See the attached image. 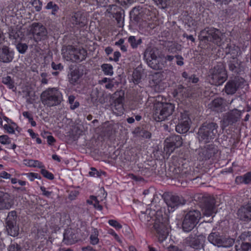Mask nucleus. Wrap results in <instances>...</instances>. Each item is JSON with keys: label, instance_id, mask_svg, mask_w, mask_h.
I'll return each instance as SVG.
<instances>
[{"label": "nucleus", "instance_id": "nucleus-1", "mask_svg": "<svg viewBox=\"0 0 251 251\" xmlns=\"http://www.w3.org/2000/svg\"><path fill=\"white\" fill-rule=\"evenodd\" d=\"M227 77L225 64L220 62L209 70L207 80L211 85L220 86L226 80Z\"/></svg>", "mask_w": 251, "mask_h": 251}, {"label": "nucleus", "instance_id": "nucleus-2", "mask_svg": "<svg viewBox=\"0 0 251 251\" xmlns=\"http://www.w3.org/2000/svg\"><path fill=\"white\" fill-rule=\"evenodd\" d=\"M218 125L213 122H205L199 128L197 138L204 144L212 141L218 134Z\"/></svg>", "mask_w": 251, "mask_h": 251}, {"label": "nucleus", "instance_id": "nucleus-3", "mask_svg": "<svg viewBox=\"0 0 251 251\" xmlns=\"http://www.w3.org/2000/svg\"><path fill=\"white\" fill-rule=\"evenodd\" d=\"M42 103L49 107L60 104L63 100L62 93L55 88H49L43 91L41 95Z\"/></svg>", "mask_w": 251, "mask_h": 251}, {"label": "nucleus", "instance_id": "nucleus-4", "mask_svg": "<svg viewBox=\"0 0 251 251\" xmlns=\"http://www.w3.org/2000/svg\"><path fill=\"white\" fill-rule=\"evenodd\" d=\"M144 55L149 67L154 70L162 69L163 65L160 61L159 51L157 49L149 47L145 50Z\"/></svg>", "mask_w": 251, "mask_h": 251}, {"label": "nucleus", "instance_id": "nucleus-5", "mask_svg": "<svg viewBox=\"0 0 251 251\" xmlns=\"http://www.w3.org/2000/svg\"><path fill=\"white\" fill-rule=\"evenodd\" d=\"M174 109V105L171 103L158 102L154 105V118L157 122L164 121L173 114Z\"/></svg>", "mask_w": 251, "mask_h": 251}, {"label": "nucleus", "instance_id": "nucleus-6", "mask_svg": "<svg viewBox=\"0 0 251 251\" xmlns=\"http://www.w3.org/2000/svg\"><path fill=\"white\" fill-rule=\"evenodd\" d=\"M201 214L199 211L193 210L189 211L184 216L182 228L184 232L191 231L199 223Z\"/></svg>", "mask_w": 251, "mask_h": 251}, {"label": "nucleus", "instance_id": "nucleus-7", "mask_svg": "<svg viewBox=\"0 0 251 251\" xmlns=\"http://www.w3.org/2000/svg\"><path fill=\"white\" fill-rule=\"evenodd\" d=\"M153 227L158 241L162 242L167 238L169 234L167 219L162 216L156 217Z\"/></svg>", "mask_w": 251, "mask_h": 251}, {"label": "nucleus", "instance_id": "nucleus-8", "mask_svg": "<svg viewBox=\"0 0 251 251\" xmlns=\"http://www.w3.org/2000/svg\"><path fill=\"white\" fill-rule=\"evenodd\" d=\"M200 238V235L194 233H192L186 237L183 241L185 251H204Z\"/></svg>", "mask_w": 251, "mask_h": 251}, {"label": "nucleus", "instance_id": "nucleus-9", "mask_svg": "<svg viewBox=\"0 0 251 251\" xmlns=\"http://www.w3.org/2000/svg\"><path fill=\"white\" fill-rule=\"evenodd\" d=\"M208 240L214 246L223 248H229L234 243L233 239L224 237L216 232H211L208 236Z\"/></svg>", "mask_w": 251, "mask_h": 251}, {"label": "nucleus", "instance_id": "nucleus-10", "mask_svg": "<svg viewBox=\"0 0 251 251\" xmlns=\"http://www.w3.org/2000/svg\"><path fill=\"white\" fill-rule=\"evenodd\" d=\"M245 82V79L238 76L229 79L226 83L224 91L227 95H232L240 88H243Z\"/></svg>", "mask_w": 251, "mask_h": 251}, {"label": "nucleus", "instance_id": "nucleus-11", "mask_svg": "<svg viewBox=\"0 0 251 251\" xmlns=\"http://www.w3.org/2000/svg\"><path fill=\"white\" fill-rule=\"evenodd\" d=\"M17 213L13 210L8 213L6 220V230L8 234L15 237L19 234V227L17 225Z\"/></svg>", "mask_w": 251, "mask_h": 251}, {"label": "nucleus", "instance_id": "nucleus-12", "mask_svg": "<svg viewBox=\"0 0 251 251\" xmlns=\"http://www.w3.org/2000/svg\"><path fill=\"white\" fill-rule=\"evenodd\" d=\"M124 94L121 91H117L111 95V99L113 100L111 104L112 110L114 114L120 116L124 113L123 106Z\"/></svg>", "mask_w": 251, "mask_h": 251}, {"label": "nucleus", "instance_id": "nucleus-13", "mask_svg": "<svg viewBox=\"0 0 251 251\" xmlns=\"http://www.w3.org/2000/svg\"><path fill=\"white\" fill-rule=\"evenodd\" d=\"M200 198V205L203 210V214L207 216H211L215 209L214 198L209 195L202 196Z\"/></svg>", "mask_w": 251, "mask_h": 251}, {"label": "nucleus", "instance_id": "nucleus-14", "mask_svg": "<svg viewBox=\"0 0 251 251\" xmlns=\"http://www.w3.org/2000/svg\"><path fill=\"white\" fill-rule=\"evenodd\" d=\"M202 38L207 41L212 42L217 45L221 41V32L218 29L214 27H207L204 28L201 32Z\"/></svg>", "mask_w": 251, "mask_h": 251}, {"label": "nucleus", "instance_id": "nucleus-15", "mask_svg": "<svg viewBox=\"0 0 251 251\" xmlns=\"http://www.w3.org/2000/svg\"><path fill=\"white\" fill-rule=\"evenodd\" d=\"M165 143L164 150L167 153L170 154L176 149L181 146L182 139L179 135H173L166 139Z\"/></svg>", "mask_w": 251, "mask_h": 251}, {"label": "nucleus", "instance_id": "nucleus-16", "mask_svg": "<svg viewBox=\"0 0 251 251\" xmlns=\"http://www.w3.org/2000/svg\"><path fill=\"white\" fill-rule=\"evenodd\" d=\"M79 229L69 228L65 230L62 243L67 245H72L81 240L79 235Z\"/></svg>", "mask_w": 251, "mask_h": 251}, {"label": "nucleus", "instance_id": "nucleus-17", "mask_svg": "<svg viewBox=\"0 0 251 251\" xmlns=\"http://www.w3.org/2000/svg\"><path fill=\"white\" fill-rule=\"evenodd\" d=\"M31 31L34 41L38 42L48 38V31L46 28L40 23H34L32 24Z\"/></svg>", "mask_w": 251, "mask_h": 251}, {"label": "nucleus", "instance_id": "nucleus-18", "mask_svg": "<svg viewBox=\"0 0 251 251\" xmlns=\"http://www.w3.org/2000/svg\"><path fill=\"white\" fill-rule=\"evenodd\" d=\"M69 21L74 26L82 27L86 25L87 19L85 12L78 11L72 13Z\"/></svg>", "mask_w": 251, "mask_h": 251}, {"label": "nucleus", "instance_id": "nucleus-19", "mask_svg": "<svg viewBox=\"0 0 251 251\" xmlns=\"http://www.w3.org/2000/svg\"><path fill=\"white\" fill-rule=\"evenodd\" d=\"M106 11L115 19L119 27L124 26L125 11L123 9L115 5H109Z\"/></svg>", "mask_w": 251, "mask_h": 251}, {"label": "nucleus", "instance_id": "nucleus-20", "mask_svg": "<svg viewBox=\"0 0 251 251\" xmlns=\"http://www.w3.org/2000/svg\"><path fill=\"white\" fill-rule=\"evenodd\" d=\"M164 200L168 207L171 208L169 210L172 211L178 206L185 203V200L182 197L172 194L165 195Z\"/></svg>", "mask_w": 251, "mask_h": 251}, {"label": "nucleus", "instance_id": "nucleus-21", "mask_svg": "<svg viewBox=\"0 0 251 251\" xmlns=\"http://www.w3.org/2000/svg\"><path fill=\"white\" fill-rule=\"evenodd\" d=\"M244 110H238L234 108L226 113L224 116L223 122L226 125H231L236 123L240 118Z\"/></svg>", "mask_w": 251, "mask_h": 251}, {"label": "nucleus", "instance_id": "nucleus-22", "mask_svg": "<svg viewBox=\"0 0 251 251\" xmlns=\"http://www.w3.org/2000/svg\"><path fill=\"white\" fill-rule=\"evenodd\" d=\"M70 59L74 62H78L83 61L87 56V51L83 49H77L71 47V50L69 53Z\"/></svg>", "mask_w": 251, "mask_h": 251}, {"label": "nucleus", "instance_id": "nucleus-23", "mask_svg": "<svg viewBox=\"0 0 251 251\" xmlns=\"http://www.w3.org/2000/svg\"><path fill=\"white\" fill-rule=\"evenodd\" d=\"M228 69L233 74L240 75L244 71L242 62L237 58H232L228 61Z\"/></svg>", "mask_w": 251, "mask_h": 251}, {"label": "nucleus", "instance_id": "nucleus-24", "mask_svg": "<svg viewBox=\"0 0 251 251\" xmlns=\"http://www.w3.org/2000/svg\"><path fill=\"white\" fill-rule=\"evenodd\" d=\"M237 216L238 219L243 221L251 220V204L241 206L237 212Z\"/></svg>", "mask_w": 251, "mask_h": 251}, {"label": "nucleus", "instance_id": "nucleus-25", "mask_svg": "<svg viewBox=\"0 0 251 251\" xmlns=\"http://www.w3.org/2000/svg\"><path fill=\"white\" fill-rule=\"evenodd\" d=\"M14 52L7 46L0 48V61L3 63H9L14 58Z\"/></svg>", "mask_w": 251, "mask_h": 251}, {"label": "nucleus", "instance_id": "nucleus-26", "mask_svg": "<svg viewBox=\"0 0 251 251\" xmlns=\"http://www.w3.org/2000/svg\"><path fill=\"white\" fill-rule=\"evenodd\" d=\"M217 151V147L213 144H210L207 145L202 150L200 153V155L201 157V159L207 160L214 156Z\"/></svg>", "mask_w": 251, "mask_h": 251}, {"label": "nucleus", "instance_id": "nucleus-27", "mask_svg": "<svg viewBox=\"0 0 251 251\" xmlns=\"http://www.w3.org/2000/svg\"><path fill=\"white\" fill-rule=\"evenodd\" d=\"M190 120L187 116L180 119L178 124L176 126V131L180 134L186 133L190 129Z\"/></svg>", "mask_w": 251, "mask_h": 251}, {"label": "nucleus", "instance_id": "nucleus-28", "mask_svg": "<svg viewBox=\"0 0 251 251\" xmlns=\"http://www.w3.org/2000/svg\"><path fill=\"white\" fill-rule=\"evenodd\" d=\"M12 205V201L9 194L0 191V209H9Z\"/></svg>", "mask_w": 251, "mask_h": 251}, {"label": "nucleus", "instance_id": "nucleus-29", "mask_svg": "<svg viewBox=\"0 0 251 251\" xmlns=\"http://www.w3.org/2000/svg\"><path fill=\"white\" fill-rule=\"evenodd\" d=\"M235 181L237 184L242 183L251 184V172H248L244 175L236 176Z\"/></svg>", "mask_w": 251, "mask_h": 251}, {"label": "nucleus", "instance_id": "nucleus-30", "mask_svg": "<svg viewBox=\"0 0 251 251\" xmlns=\"http://www.w3.org/2000/svg\"><path fill=\"white\" fill-rule=\"evenodd\" d=\"M104 95L103 92L100 91L97 88L94 89L91 94V99L94 102H99L103 104L105 102V100L101 98Z\"/></svg>", "mask_w": 251, "mask_h": 251}, {"label": "nucleus", "instance_id": "nucleus-31", "mask_svg": "<svg viewBox=\"0 0 251 251\" xmlns=\"http://www.w3.org/2000/svg\"><path fill=\"white\" fill-rule=\"evenodd\" d=\"M226 49V52L230 54L231 59L237 58L241 53L240 48L234 45H228Z\"/></svg>", "mask_w": 251, "mask_h": 251}, {"label": "nucleus", "instance_id": "nucleus-32", "mask_svg": "<svg viewBox=\"0 0 251 251\" xmlns=\"http://www.w3.org/2000/svg\"><path fill=\"white\" fill-rule=\"evenodd\" d=\"M224 100L221 98H217L214 99L211 103V108L213 110L218 112H222L224 106L223 105Z\"/></svg>", "mask_w": 251, "mask_h": 251}, {"label": "nucleus", "instance_id": "nucleus-33", "mask_svg": "<svg viewBox=\"0 0 251 251\" xmlns=\"http://www.w3.org/2000/svg\"><path fill=\"white\" fill-rule=\"evenodd\" d=\"M79 78V71L77 70H73L69 75V82L73 85H75L77 83Z\"/></svg>", "mask_w": 251, "mask_h": 251}, {"label": "nucleus", "instance_id": "nucleus-34", "mask_svg": "<svg viewBox=\"0 0 251 251\" xmlns=\"http://www.w3.org/2000/svg\"><path fill=\"white\" fill-rule=\"evenodd\" d=\"M163 79L164 76L162 73H156L152 76V83L153 84V85L157 86L161 83Z\"/></svg>", "mask_w": 251, "mask_h": 251}, {"label": "nucleus", "instance_id": "nucleus-35", "mask_svg": "<svg viewBox=\"0 0 251 251\" xmlns=\"http://www.w3.org/2000/svg\"><path fill=\"white\" fill-rule=\"evenodd\" d=\"M128 42L132 49H136L139 45L142 44V40L140 38L137 39L135 36H130L128 38Z\"/></svg>", "mask_w": 251, "mask_h": 251}, {"label": "nucleus", "instance_id": "nucleus-36", "mask_svg": "<svg viewBox=\"0 0 251 251\" xmlns=\"http://www.w3.org/2000/svg\"><path fill=\"white\" fill-rule=\"evenodd\" d=\"M2 82L10 89L15 88V81L11 76L7 75L2 78Z\"/></svg>", "mask_w": 251, "mask_h": 251}, {"label": "nucleus", "instance_id": "nucleus-37", "mask_svg": "<svg viewBox=\"0 0 251 251\" xmlns=\"http://www.w3.org/2000/svg\"><path fill=\"white\" fill-rule=\"evenodd\" d=\"M45 8L48 10H51V14L54 16L56 15L57 13L59 10L58 5L53 1L49 2L46 6Z\"/></svg>", "mask_w": 251, "mask_h": 251}, {"label": "nucleus", "instance_id": "nucleus-38", "mask_svg": "<svg viewBox=\"0 0 251 251\" xmlns=\"http://www.w3.org/2000/svg\"><path fill=\"white\" fill-rule=\"evenodd\" d=\"M99 232L97 228H94L90 237V243L93 245H97L99 242L98 238Z\"/></svg>", "mask_w": 251, "mask_h": 251}, {"label": "nucleus", "instance_id": "nucleus-39", "mask_svg": "<svg viewBox=\"0 0 251 251\" xmlns=\"http://www.w3.org/2000/svg\"><path fill=\"white\" fill-rule=\"evenodd\" d=\"M102 71L104 75L111 76L113 74V66L109 64H103L101 66Z\"/></svg>", "mask_w": 251, "mask_h": 251}, {"label": "nucleus", "instance_id": "nucleus-40", "mask_svg": "<svg viewBox=\"0 0 251 251\" xmlns=\"http://www.w3.org/2000/svg\"><path fill=\"white\" fill-rule=\"evenodd\" d=\"M240 239L244 240V243H247L251 246V232L244 231L240 235Z\"/></svg>", "mask_w": 251, "mask_h": 251}, {"label": "nucleus", "instance_id": "nucleus-41", "mask_svg": "<svg viewBox=\"0 0 251 251\" xmlns=\"http://www.w3.org/2000/svg\"><path fill=\"white\" fill-rule=\"evenodd\" d=\"M75 97L73 95H70L68 98V101L70 104V109L74 110L79 106V103L77 101H75Z\"/></svg>", "mask_w": 251, "mask_h": 251}, {"label": "nucleus", "instance_id": "nucleus-42", "mask_svg": "<svg viewBox=\"0 0 251 251\" xmlns=\"http://www.w3.org/2000/svg\"><path fill=\"white\" fill-rule=\"evenodd\" d=\"M26 164L31 167H38L40 169L45 168L44 165L42 162L36 160H29Z\"/></svg>", "mask_w": 251, "mask_h": 251}, {"label": "nucleus", "instance_id": "nucleus-43", "mask_svg": "<svg viewBox=\"0 0 251 251\" xmlns=\"http://www.w3.org/2000/svg\"><path fill=\"white\" fill-rule=\"evenodd\" d=\"M236 251H251V246L247 243H242L240 245H236Z\"/></svg>", "mask_w": 251, "mask_h": 251}, {"label": "nucleus", "instance_id": "nucleus-44", "mask_svg": "<svg viewBox=\"0 0 251 251\" xmlns=\"http://www.w3.org/2000/svg\"><path fill=\"white\" fill-rule=\"evenodd\" d=\"M168 51L170 53H175L180 50V45L176 43H172L168 47Z\"/></svg>", "mask_w": 251, "mask_h": 251}, {"label": "nucleus", "instance_id": "nucleus-45", "mask_svg": "<svg viewBox=\"0 0 251 251\" xmlns=\"http://www.w3.org/2000/svg\"><path fill=\"white\" fill-rule=\"evenodd\" d=\"M16 49L19 53L24 54L28 49V46L25 43H19L16 45Z\"/></svg>", "mask_w": 251, "mask_h": 251}, {"label": "nucleus", "instance_id": "nucleus-46", "mask_svg": "<svg viewBox=\"0 0 251 251\" xmlns=\"http://www.w3.org/2000/svg\"><path fill=\"white\" fill-rule=\"evenodd\" d=\"M41 173L45 178L49 179L50 180H53L54 179L53 175L46 170L45 168H41Z\"/></svg>", "mask_w": 251, "mask_h": 251}, {"label": "nucleus", "instance_id": "nucleus-47", "mask_svg": "<svg viewBox=\"0 0 251 251\" xmlns=\"http://www.w3.org/2000/svg\"><path fill=\"white\" fill-rule=\"evenodd\" d=\"M31 3L34 7L36 11H40L42 9V3L40 0H31Z\"/></svg>", "mask_w": 251, "mask_h": 251}, {"label": "nucleus", "instance_id": "nucleus-48", "mask_svg": "<svg viewBox=\"0 0 251 251\" xmlns=\"http://www.w3.org/2000/svg\"><path fill=\"white\" fill-rule=\"evenodd\" d=\"M90 176H100L101 174L105 175V172H99L96 168L92 167L91 168V171L89 173Z\"/></svg>", "mask_w": 251, "mask_h": 251}, {"label": "nucleus", "instance_id": "nucleus-49", "mask_svg": "<svg viewBox=\"0 0 251 251\" xmlns=\"http://www.w3.org/2000/svg\"><path fill=\"white\" fill-rule=\"evenodd\" d=\"M8 251H22L21 247L17 243L11 244L8 248Z\"/></svg>", "mask_w": 251, "mask_h": 251}, {"label": "nucleus", "instance_id": "nucleus-50", "mask_svg": "<svg viewBox=\"0 0 251 251\" xmlns=\"http://www.w3.org/2000/svg\"><path fill=\"white\" fill-rule=\"evenodd\" d=\"M108 224L112 226L115 227L116 229L122 228V226L117 221L115 220H109Z\"/></svg>", "mask_w": 251, "mask_h": 251}, {"label": "nucleus", "instance_id": "nucleus-51", "mask_svg": "<svg viewBox=\"0 0 251 251\" xmlns=\"http://www.w3.org/2000/svg\"><path fill=\"white\" fill-rule=\"evenodd\" d=\"M160 8L164 9L167 7V0H153Z\"/></svg>", "mask_w": 251, "mask_h": 251}, {"label": "nucleus", "instance_id": "nucleus-52", "mask_svg": "<svg viewBox=\"0 0 251 251\" xmlns=\"http://www.w3.org/2000/svg\"><path fill=\"white\" fill-rule=\"evenodd\" d=\"M115 1L122 6H126L133 3L134 0H115Z\"/></svg>", "mask_w": 251, "mask_h": 251}, {"label": "nucleus", "instance_id": "nucleus-53", "mask_svg": "<svg viewBox=\"0 0 251 251\" xmlns=\"http://www.w3.org/2000/svg\"><path fill=\"white\" fill-rule=\"evenodd\" d=\"M10 142V139L7 135L0 136V143L2 144H8Z\"/></svg>", "mask_w": 251, "mask_h": 251}, {"label": "nucleus", "instance_id": "nucleus-54", "mask_svg": "<svg viewBox=\"0 0 251 251\" xmlns=\"http://www.w3.org/2000/svg\"><path fill=\"white\" fill-rule=\"evenodd\" d=\"M51 66L52 68L54 70L61 71L63 69V66L61 63L56 64L54 62H52L51 64Z\"/></svg>", "mask_w": 251, "mask_h": 251}, {"label": "nucleus", "instance_id": "nucleus-55", "mask_svg": "<svg viewBox=\"0 0 251 251\" xmlns=\"http://www.w3.org/2000/svg\"><path fill=\"white\" fill-rule=\"evenodd\" d=\"M11 175L5 171H2L0 173V182L2 181L1 178L4 179H10Z\"/></svg>", "mask_w": 251, "mask_h": 251}, {"label": "nucleus", "instance_id": "nucleus-56", "mask_svg": "<svg viewBox=\"0 0 251 251\" xmlns=\"http://www.w3.org/2000/svg\"><path fill=\"white\" fill-rule=\"evenodd\" d=\"M175 58L177 59L176 63L178 66H182L184 64L183 58L180 55H176Z\"/></svg>", "mask_w": 251, "mask_h": 251}, {"label": "nucleus", "instance_id": "nucleus-57", "mask_svg": "<svg viewBox=\"0 0 251 251\" xmlns=\"http://www.w3.org/2000/svg\"><path fill=\"white\" fill-rule=\"evenodd\" d=\"M31 181H33L35 178H38L39 175L37 173H30L26 174Z\"/></svg>", "mask_w": 251, "mask_h": 251}, {"label": "nucleus", "instance_id": "nucleus-58", "mask_svg": "<svg viewBox=\"0 0 251 251\" xmlns=\"http://www.w3.org/2000/svg\"><path fill=\"white\" fill-rule=\"evenodd\" d=\"M40 189L42 192L43 195L46 196L47 197H50L51 196V194H52L51 192L47 191L46 188L44 186H41Z\"/></svg>", "mask_w": 251, "mask_h": 251}, {"label": "nucleus", "instance_id": "nucleus-59", "mask_svg": "<svg viewBox=\"0 0 251 251\" xmlns=\"http://www.w3.org/2000/svg\"><path fill=\"white\" fill-rule=\"evenodd\" d=\"M121 56V53L118 51H115L114 53V58L112 59V58H110V60H114L115 62H117L119 61V58Z\"/></svg>", "mask_w": 251, "mask_h": 251}, {"label": "nucleus", "instance_id": "nucleus-60", "mask_svg": "<svg viewBox=\"0 0 251 251\" xmlns=\"http://www.w3.org/2000/svg\"><path fill=\"white\" fill-rule=\"evenodd\" d=\"M4 128L9 133H13L14 132V128L9 125H5Z\"/></svg>", "mask_w": 251, "mask_h": 251}, {"label": "nucleus", "instance_id": "nucleus-61", "mask_svg": "<svg viewBox=\"0 0 251 251\" xmlns=\"http://www.w3.org/2000/svg\"><path fill=\"white\" fill-rule=\"evenodd\" d=\"M214 1L215 2L221 5H227L231 1V0H214Z\"/></svg>", "mask_w": 251, "mask_h": 251}, {"label": "nucleus", "instance_id": "nucleus-62", "mask_svg": "<svg viewBox=\"0 0 251 251\" xmlns=\"http://www.w3.org/2000/svg\"><path fill=\"white\" fill-rule=\"evenodd\" d=\"M47 139V142H48V144L50 145H52L56 141L54 138L50 134V136H49L48 137V138Z\"/></svg>", "mask_w": 251, "mask_h": 251}, {"label": "nucleus", "instance_id": "nucleus-63", "mask_svg": "<svg viewBox=\"0 0 251 251\" xmlns=\"http://www.w3.org/2000/svg\"><path fill=\"white\" fill-rule=\"evenodd\" d=\"M109 233L111 234L112 236H113L115 239L118 242H122L119 236L118 235L117 233H116V232L114 231L111 230V231H109Z\"/></svg>", "mask_w": 251, "mask_h": 251}, {"label": "nucleus", "instance_id": "nucleus-64", "mask_svg": "<svg viewBox=\"0 0 251 251\" xmlns=\"http://www.w3.org/2000/svg\"><path fill=\"white\" fill-rule=\"evenodd\" d=\"M183 89L184 87L182 85H178L177 88L175 90V93H176V95L182 93Z\"/></svg>", "mask_w": 251, "mask_h": 251}]
</instances>
